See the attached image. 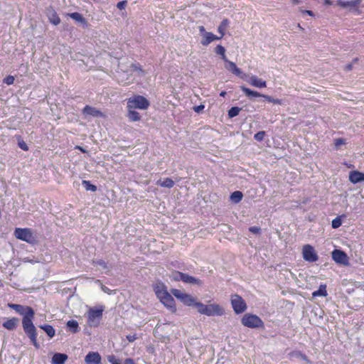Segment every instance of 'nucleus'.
<instances>
[{"instance_id":"f257e3e1","label":"nucleus","mask_w":364,"mask_h":364,"mask_svg":"<svg viewBox=\"0 0 364 364\" xmlns=\"http://www.w3.org/2000/svg\"><path fill=\"white\" fill-rule=\"evenodd\" d=\"M8 306L14 309L16 313L23 316L22 327L25 334L28 337L31 343L36 349H39L41 346L37 341V329L33 324L35 311L33 309L28 306L9 303Z\"/></svg>"},{"instance_id":"f03ea898","label":"nucleus","mask_w":364,"mask_h":364,"mask_svg":"<svg viewBox=\"0 0 364 364\" xmlns=\"http://www.w3.org/2000/svg\"><path fill=\"white\" fill-rule=\"evenodd\" d=\"M196 308L198 313L208 316H220L225 314L224 309L217 304H203L201 302L196 303Z\"/></svg>"},{"instance_id":"7ed1b4c3","label":"nucleus","mask_w":364,"mask_h":364,"mask_svg":"<svg viewBox=\"0 0 364 364\" xmlns=\"http://www.w3.org/2000/svg\"><path fill=\"white\" fill-rule=\"evenodd\" d=\"M104 307L90 308L87 311V324L90 327H97L102 318Z\"/></svg>"},{"instance_id":"20e7f679","label":"nucleus","mask_w":364,"mask_h":364,"mask_svg":"<svg viewBox=\"0 0 364 364\" xmlns=\"http://www.w3.org/2000/svg\"><path fill=\"white\" fill-rule=\"evenodd\" d=\"M127 109H146L150 103L149 100L144 96L134 95L127 100Z\"/></svg>"},{"instance_id":"39448f33","label":"nucleus","mask_w":364,"mask_h":364,"mask_svg":"<svg viewBox=\"0 0 364 364\" xmlns=\"http://www.w3.org/2000/svg\"><path fill=\"white\" fill-rule=\"evenodd\" d=\"M14 236L22 241L29 244H36L37 242L36 237L33 235L31 229L16 228L14 230Z\"/></svg>"},{"instance_id":"423d86ee","label":"nucleus","mask_w":364,"mask_h":364,"mask_svg":"<svg viewBox=\"0 0 364 364\" xmlns=\"http://www.w3.org/2000/svg\"><path fill=\"white\" fill-rule=\"evenodd\" d=\"M242 324L247 328H257L264 326V322L257 315L252 314H245L242 319Z\"/></svg>"},{"instance_id":"0eeeda50","label":"nucleus","mask_w":364,"mask_h":364,"mask_svg":"<svg viewBox=\"0 0 364 364\" xmlns=\"http://www.w3.org/2000/svg\"><path fill=\"white\" fill-rule=\"evenodd\" d=\"M240 90L245 94L248 97H261L264 98L268 102L273 103L274 105H282L283 102L280 99H274L272 96L260 94L259 92L252 90L244 85L240 86Z\"/></svg>"},{"instance_id":"6e6552de","label":"nucleus","mask_w":364,"mask_h":364,"mask_svg":"<svg viewBox=\"0 0 364 364\" xmlns=\"http://www.w3.org/2000/svg\"><path fill=\"white\" fill-rule=\"evenodd\" d=\"M171 292L176 298L178 299L183 304L188 306H195L196 307V303H200L199 301H196L191 295L183 293L179 289H172Z\"/></svg>"},{"instance_id":"1a4fd4ad","label":"nucleus","mask_w":364,"mask_h":364,"mask_svg":"<svg viewBox=\"0 0 364 364\" xmlns=\"http://www.w3.org/2000/svg\"><path fill=\"white\" fill-rule=\"evenodd\" d=\"M231 304L235 313L237 314H242L247 309L246 302L237 294H235L232 296Z\"/></svg>"},{"instance_id":"9d476101","label":"nucleus","mask_w":364,"mask_h":364,"mask_svg":"<svg viewBox=\"0 0 364 364\" xmlns=\"http://www.w3.org/2000/svg\"><path fill=\"white\" fill-rule=\"evenodd\" d=\"M302 256L304 259L308 262H315L318 259V256L315 249L311 245H305L303 246Z\"/></svg>"},{"instance_id":"9b49d317","label":"nucleus","mask_w":364,"mask_h":364,"mask_svg":"<svg viewBox=\"0 0 364 364\" xmlns=\"http://www.w3.org/2000/svg\"><path fill=\"white\" fill-rule=\"evenodd\" d=\"M362 0H343V9H348L355 15H359L360 11L358 9V5Z\"/></svg>"},{"instance_id":"f8f14e48","label":"nucleus","mask_w":364,"mask_h":364,"mask_svg":"<svg viewBox=\"0 0 364 364\" xmlns=\"http://www.w3.org/2000/svg\"><path fill=\"white\" fill-rule=\"evenodd\" d=\"M102 358L98 352H89L85 358L86 364H101Z\"/></svg>"},{"instance_id":"ddd939ff","label":"nucleus","mask_w":364,"mask_h":364,"mask_svg":"<svg viewBox=\"0 0 364 364\" xmlns=\"http://www.w3.org/2000/svg\"><path fill=\"white\" fill-rule=\"evenodd\" d=\"M226 63L225 68L230 72L232 73L234 75L237 76H240L241 78L244 79L246 77L245 74H242L241 70L237 68L236 64L232 61L228 60V61H225Z\"/></svg>"},{"instance_id":"4468645a","label":"nucleus","mask_w":364,"mask_h":364,"mask_svg":"<svg viewBox=\"0 0 364 364\" xmlns=\"http://www.w3.org/2000/svg\"><path fill=\"white\" fill-rule=\"evenodd\" d=\"M82 113L84 114L90 115L95 117H103L105 114L99 109L95 107H92L90 105H86L83 109Z\"/></svg>"},{"instance_id":"2eb2a0df","label":"nucleus","mask_w":364,"mask_h":364,"mask_svg":"<svg viewBox=\"0 0 364 364\" xmlns=\"http://www.w3.org/2000/svg\"><path fill=\"white\" fill-rule=\"evenodd\" d=\"M349 181L353 184L364 181V173L358 171H350L349 174Z\"/></svg>"},{"instance_id":"dca6fc26","label":"nucleus","mask_w":364,"mask_h":364,"mask_svg":"<svg viewBox=\"0 0 364 364\" xmlns=\"http://www.w3.org/2000/svg\"><path fill=\"white\" fill-rule=\"evenodd\" d=\"M182 277V282L186 284H194L197 286H202L203 284V281L200 280V279L188 275L186 273H184V274Z\"/></svg>"},{"instance_id":"f3484780","label":"nucleus","mask_w":364,"mask_h":364,"mask_svg":"<svg viewBox=\"0 0 364 364\" xmlns=\"http://www.w3.org/2000/svg\"><path fill=\"white\" fill-rule=\"evenodd\" d=\"M161 301L168 309H173L175 306V301L168 292H164V296Z\"/></svg>"},{"instance_id":"a211bd4d","label":"nucleus","mask_w":364,"mask_h":364,"mask_svg":"<svg viewBox=\"0 0 364 364\" xmlns=\"http://www.w3.org/2000/svg\"><path fill=\"white\" fill-rule=\"evenodd\" d=\"M221 37H218V36L213 34L211 32H208L204 35L200 43L204 46H208L211 42L216 41V40H220Z\"/></svg>"},{"instance_id":"6ab92c4d","label":"nucleus","mask_w":364,"mask_h":364,"mask_svg":"<svg viewBox=\"0 0 364 364\" xmlns=\"http://www.w3.org/2000/svg\"><path fill=\"white\" fill-rule=\"evenodd\" d=\"M247 81L251 85L256 87L263 88L267 87L266 81L262 80L256 75H252Z\"/></svg>"},{"instance_id":"aec40b11","label":"nucleus","mask_w":364,"mask_h":364,"mask_svg":"<svg viewBox=\"0 0 364 364\" xmlns=\"http://www.w3.org/2000/svg\"><path fill=\"white\" fill-rule=\"evenodd\" d=\"M19 319L16 317L8 318L2 324L3 327L9 331H13L17 327Z\"/></svg>"},{"instance_id":"412c9836","label":"nucleus","mask_w":364,"mask_h":364,"mask_svg":"<svg viewBox=\"0 0 364 364\" xmlns=\"http://www.w3.org/2000/svg\"><path fill=\"white\" fill-rule=\"evenodd\" d=\"M68 355L65 353H55L52 357V364H65L68 360Z\"/></svg>"},{"instance_id":"4be33fe9","label":"nucleus","mask_w":364,"mask_h":364,"mask_svg":"<svg viewBox=\"0 0 364 364\" xmlns=\"http://www.w3.org/2000/svg\"><path fill=\"white\" fill-rule=\"evenodd\" d=\"M66 327L69 331L73 333H76L79 332L80 328L77 321L75 320H69L66 323Z\"/></svg>"},{"instance_id":"5701e85b","label":"nucleus","mask_w":364,"mask_h":364,"mask_svg":"<svg viewBox=\"0 0 364 364\" xmlns=\"http://www.w3.org/2000/svg\"><path fill=\"white\" fill-rule=\"evenodd\" d=\"M229 23H230L229 20L227 18H225L221 21V23L218 26V32L220 34V36L219 37H221V39L225 36V31H226Z\"/></svg>"},{"instance_id":"b1692460","label":"nucleus","mask_w":364,"mask_h":364,"mask_svg":"<svg viewBox=\"0 0 364 364\" xmlns=\"http://www.w3.org/2000/svg\"><path fill=\"white\" fill-rule=\"evenodd\" d=\"M39 328L43 329L49 338H51L54 337V336L55 334V330L51 325L43 324V325H40Z\"/></svg>"},{"instance_id":"393cba45","label":"nucleus","mask_w":364,"mask_h":364,"mask_svg":"<svg viewBox=\"0 0 364 364\" xmlns=\"http://www.w3.org/2000/svg\"><path fill=\"white\" fill-rule=\"evenodd\" d=\"M156 184L161 187L171 188L173 187L175 183L171 178H166L164 181L159 180Z\"/></svg>"},{"instance_id":"a878e982","label":"nucleus","mask_w":364,"mask_h":364,"mask_svg":"<svg viewBox=\"0 0 364 364\" xmlns=\"http://www.w3.org/2000/svg\"><path fill=\"white\" fill-rule=\"evenodd\" d=\"M135 109H128V117L132 122H137L141 119V116Z\"/></svg>"},{"instance_id":"bb28decb","label":"nucleus","mask_w":364,"mask_h":364,"mask_svg":"<svg viewBox=\"0 0 364 364\" xmlns=\"http://www.w3.org/2000/svg\"><path fill=\"white\" fill-rule=\"evenodd\" d=\"M243 198V194L240 191H235L230 195V200L234 203H240Z\"/></svg>"},{"instance_id":"cd10ccee","label":"nucleus","mask_w":364,"mask_h":364,"mask_svg":"<svg viewBox=\"0 0 364 364\" xmlns=\"http://www.w3.org/2000/svg\"><path fill=\"white\" fill-rule=\"evenodd\" d=\"M327 295L326 286L321 284L316 291L312 293L314 297L316 296H326Z\"/></svg>"},{"instance_id":"c85d7f7f","label":"nucleus","mask_w":364,"mask_h":364,"mask_svg":"<svg viewBox=\"0 0 364 364\" xmlns=\"http://www.w3.org/2000/svg\"><path fill=\"white\" fill-rule=\"evenodd\" d=\"M68 16L73 20L77 21V22H80V23H86V20L85 18L82 16V15L78 12H73V13H70L68 14Z\"/></svg>"},{"instance_id":"c756f323","label":"nucleus","mask_w":364,"mask_h":364,"mask_svg":"<svg viewBox=\"0 0 364 364\" xmlns=\"http://www.w3.org/2000/svg\"><path fill=\"white\" fill-rule=\"evenodd\" d=\"M215 52L216 54L220 55L224 61H228V58L225 55V48L222 45H218L215 48Z\"/></svg>"},{"instance_id":"7c9ffc66","label":"nucleus","mask_w":364,"mask_h":364,"mask_svg":"<svg viewBox=\"0 0 364 364\" xmlns=\"http://www.w3.org/2000/svg\"><path fill=\"white\" fill-rule=\"evenodd\" d=\"M82 185L86 191L95 192L97 190V186L94 184H92L90 181L83 180L82 181Z\"/></svg>"},{"instance_id":"2f4dec72","label":"nucleus","mask_w":364,"mask_h":364,"mask_svg":"<svg viewBox=\"0 0 364 364\" xmlns=\"http://www.w3.org/2000/svg\"><path fill=\"white\" fill-rule=\"evenodd\" d=\"M333 259L338 264H341V250L336 249L332 252Z\"/></svg>"},{"instance_id":"473e14b6","label":"nucleus","mask_w":364,"mask_h":364,"mask_svg":"<svg viewBox=\"0 0 364 364\" xmlns=\"http://www.w3.org/2000/svg\"><path fill=\"white\" fill-rule=\"evenodd\" d=\"M242 109L239 107H232L228 112L229 118H233L237 116Z\"/></svg>"},{"instance_id":"72a5a7b5","label":"nucleus","mask_w":364,"mask_h":364,"mask_svg":"<svg viewBox=\"0 0 364 364\" xmlns=\"http://www.w3.org/2000/svg\"><path fill=\"white\" fill-rule=\"evenodd\" d=\"M184 273L178 272V271H174L172 272L171 277L174 281H182L183 279V275Z\"/></svg>"},{"instance_id":"f704fd0d","label":"nucleus","mask_w":364,"mask_h":364,"mask_svg":"<svg viewBox=\"0 0 364 364\" xmlns=\"http://www.w3.org/2000/svg\"><path fill=\"white\" fill-rule=\"evenodd\" d=\"M331 226L334 229L341 226V215H338L334 220H333Z\"/></svg>"},{"instance_id":"c9c22d12","label":"nucleus","mask_w":364,"mask_h":364,"mask_svg":"<svg viewBox=\"0 0 364 364\" xmlns=\"http://www.w3.org/2000/svg\"><path fill=\"white\" fill-rule=\"evenodd\" d=\"M291 356L295 357L296 358L301 359L302 360H307V356L301 353V351H294L291 353Z\"/></svg>"},{"instance_id":"e433bc0d","label":"nucleus","mask_w":364,"mask_h":364,"mask_svg":"<svg viewBox=\"0 0 364 364\" xmlns=\"http://www.w3.org/2000/svg\"><path fill=\"white\" fill-rule=\"evenodd\" d=\"M131 68L134 71L138 72L140 75H144V71L139 63L132 64Z\"/></svg>"},{"instance_id":"4c0bfd02","label":"nucleus","mask_w":364,"mask_h":364,"mask_svg":"<svg viewBox=\"0 0 364 364\" xmlns=\"http://www.w3.org/2000/svg\"><path fill=\"white\" fill-rule=\"evenodd\" d=\"M92 264L94 265L101 266L103 269L108 268L107 263L105 262L103 259L92 260Z\"/></svg>"},{"instance_id":"58836bf2","label":"nucleus","mask_w":364,"mask_h":364,"mask_svg":"<svg viewBox=\"0 0 364 364\" xmlns=\"http://www.w3.org/2000/svg\"><path fill=\"white\" fill-rule=\"evenodd\" d=\"M265 136L264 131H259L254 135V139L257 141H262L264 140Z\"/></svg>"},{"instance_id":"ea45409f","label":"nucleus","mask_w":364,"mask_h":364,"mask_svg":"<svg viewBox=\"0 0 364 364\" xmlns=\"http://www.w3.org/2000/svg\"><path fill=\"white\" fill-rule=\"evenodd\" d=\"M50 21L53 25L57 26L60 23V19L59 16L57 15V14L55 12L53 14L52 18L50 19Z\"/></svg>"},{"instance_id":"a19ab883","label":"nucleus","mask_w":364,"mask_h":364,"mask_svg":"<svg viewBox=\"0 0 364 364\" xmlns=\"http://www.w3.org/2000/svg\"><path fill=\"white\" fill-rule=\"evenodd\" d=\"M14 77L13 75H9L4 78L3 82L8 85H11L14 84Z\"/></svg>"},{"instance_id":"79ce46f5","label":"nucleus","mask_w":364,"mask_h":364,"mask_svg":"<svg viewBox=\"0 0 364 364\" xmlns=\"http://www.w3.org/2000/svg\"><path fill=\"white\" fill-rule=\"evenodd\" d=\"M95 283L98 284L100 285L101 287V289L102 291H103L105 293H107V294H110L111 292H112V290L109 289L108 287H107L106 286L103 285L102 283L101 282V281L100 279H97L95 281Z\"/></svg>"},{"instance_id":"37998d69","label":"nucleus","mask_w":364,"mask_h":364,"mask_svg":"<svg viewBox=\"0 0 364 364\" xmlns=\"http://www.w3.org/2000/svg\"><path fill=\"white\" fill-rule=\"evenodd\" d=\"M358 62V58H355L353 60V61L350 63H348L347 64L346 66H345V70L346 71H350L353 69V65L357 63Z\"/></svg>"},{"instance_id":"c03bdc74","label":"nucleus","mask_w":364,"mask_h":364,"mask_svg":"<svg viewBox=\"0 0 364 364\" xmlns=\"http://www.w3.org/2000/svg\"><path fill=\"white\" fill-rule=\"evenodd\" d=\"M18 146L23 151L28 150V146L23 140L18 141Z\"/></svg>"},{"instance_id":"a18cd8bd","label":"nucleus","mask_w":364,"mask_h":364,"mask_svg":"<svg viewBox=\"0 0 364 364\" xmlns=\"http://www.w3.org/2000/svg\"><path fill=\"white\" fill-rule=\"evenodd\" d=\"M249 231L253 234H259L261 228L257 226H252L249 228Z\"/></svg>"},{"instance_id":"49530a36","label":"nucleus","mask_w":364,"mask_h":364,"mask_svg":"<svg viewBox=\"0 0 364 364\" xmlns=\"http://www.w3.org/2000/svg\"><path fill=\"white\" fill-rule=\"evenodd\" d=\"M127 4V1H119L117 4V8L119 10H122V9H124L126 6Z\"/></svg>"},{"instance_id":"de8ad7c7","label":"nucleus","mask_w":364,"mask_h":364,"mask_svg":"<svg viewBox=\"0 0 364 364\" xmlns=\"http://www.w3.org/2000/svg\"><path fill=\"white\" fill-rule=\"evenodd\" d=\"M348 264V257L347 254L343 251V265L347 266Z\"/></svg>"},{"instance_id":"09e8293b","label":"nucleus","mask_w":364,"mask_h":364,"mask_svg":"<svg viewBox=\"0 0 364 364\" xmlns=\"http://www.w3.org/2000/svg\"><path fill=\"white\" fill-rule=\"evenodd\" d=\"M164 292H168V291L166 289H162V290L156 289V294L157 296L159 297V299H160V301H161V298L164 296Z\"/></svg>"},{"instance_id":"8fccbe9b","label":"nucleus","mask_w":364,"mask_h":364,"mask_svg":"<svg viewBox=\"0 0 364 364\" xmlns=\"http://www.w3.org/2000/svg\"><path fill=\"white\" fill-rule=\"evenodd\" d=\"M204 108L205 106L203 105H199L198 106L193 107V110L197 113H200Z\"/></svg>"},{"instance_id":"3c124183","label":"nucleus","mask_w":364,"mask_h":364,"mask_svg":"<svg viewBox=\"0 0 364 364\" xmlns=\"http://www.w3.org/2000/svg\"><path fill=\"white\" fill-rule=\"evenodd\" d=\"M107 360H108V361H109V363H111L112 364H114V363H120L119 361H118V360L115 358L114 355H109V356H108Z\"/></svg>"},{"instance_id":"603ef678","label":"nucleus","mask_w":364,"mask_h":364,"mask_svg":"<svg viewBox=\"0 0 364 364\" xmlns=\"http://www.w3.org/2000/svg\"><path fill=\"white\" fill-rule=\"evenodd\" d=\"M127 339L129 342H134V341L136 339V334H133V335H127Z\"/></svg>"},{"instance_id":"864d4df0","label":"nucleus","mask_w":364,"mask_h":364,"mask_svg":"<svg viewBox=\"0 0 364 364\" xmlns=\"http://www.w3.org/2000/svg\"><path fill=\"white\" fill-rule=\"evenodd\" d=\"M198 29H199V32H200V33L203 36V37L204 36V35H205V33H208V32L205 31V27H204L203 26H199Z\"/></svg>"},{"instance_id":"5fc2aeb1","label":"nucleus","mask_w":364,"mask_h":364,"mask_svg":"<svg viewBox=\"0 0 364 364\" xmlns=\"http://www.w3.org/2000/svg\"><path fill=\"white\" fill-rule=\"evenodd\" d=\"M301 13L304 14H308L309 16H314V12L311 10H301Z\"/></svg>"},{"instance_id":"6e6d98bb","label":"nucleus","mask_w":364,"mask_h":364,"mask_svg":"<svg viewBox=\"0 0 364 364\" xmlns=\"http://www.w3.org/2000/svg\"><path fill=\"white\" fill-rule=\"evenodd\" d=\"M335 146L337 149L341 146V138H338L335 140Z\"/></svg>"},{"instance_id":"4d7b16f0","label":"nucleus","mask_w":364,"mask_h":364,"mask_svg":"<svg viewBox=\"0 0 364 364\" xmlns=\"http://www.w3.org/2000/svg\"><path fill=\"white\" fill-rule=\"evenodd\" d=\"M124 364H134V362L132 358H127L124 360Z\"/></svg>"},{"instance_id":"13d9d810","label":"nucleus","mask_w":364,"mask_h":364,"mask_svg":"<svg viewBox=\"0 0 364 364\" xmlns=\"http://www.w3.org/2000/svg\"><path fill=\"white\" fill-rule=\"evenodd\" d=\"M76 148H77V149L80 150V151H81L82 152H83V153H85V152H86V151H85L82 147H81V146H77Z\"/></svg>"},{"instance_id":"bf43d9fd","label":"nucleus","mask_w":364,"mask_h":364,"mask_svg":"<svg viewBox=\"0 0 364 364\" xmlns=\"http://www.w3.org/2000/svg\"><path fill=\"white\" fill-rule=\"evenodd\" d=\"M292 3L294 4H299V3H301V1L300 0H292Z\"/></svg>"},{"instance_id":"052dcab7","label":"nucleus","mask_w":364,"mask_h":364,"mask_svg":"<svg viewBox=\"0 0 364 364\" xmlns=\"http://www.w3.org/2000/svg\"><path fill=\"white\" fill-rule=\"evenodd\" d=\"M324 4L326 5H331V1L330 0H324Z\"/></svg>"},{"instance_id":"680f3d73","label":"nucleus","mask_w":364,"mask_h":364,"mask_svg":"<svg viewBox=\"0 0 364 364\" xmlns=\"http://www.w3.org/2000/svg\"><path fill=\"white\" fill-rule=\"evenodd\" d=\"M226 95V92L225 91H222L220 93V96L221 97H225Z\"/></svg>"},{"instance_id":"e2e57ef3","label":"nucleus","mask_w":364,"mask_h":364,"mask_svg":"<svg viewBox=\"0 0 364 364\" xmlns=\"http://www.w3.org/2000/svg\"><path fill=\"white\" fill-rule=\"evenodd\" d=\"M337 4L339 6H341V0H337Z\"/></svg>"},{"instance_id":"0e129e2a","label":"nucleus","mask_w":364,"mask_h":364,"mask_svg":"<svg viewBox=\"0 0 364 364\" xmlns=\"http://www.w3.org/2000/svg\"><path fill=\"white\" fill-rule=\"evenodd\" d=\"M0 287H4V284L1 279H0Z\"/></svg>"},{"instance_id":"69168bd1","label":"nucleus","mask_w":364,"mask_h":364,"mask_svg":"<svg viewBox=\"0 0 364 364\" xmlns=\"http://www.w3.org/2000/svg\"><path fill=\"white\" fill-rule=\"evenodd\" d=\"M342 144H343V145L346 144V142L344 141V139H343Z\"/></svg>"},{"instance_id":"338daca9","label":"nucleus","mask_w":364,"mask_h":364,"mask_svg":"<svg viewBox=\"0 0 364 364\" xmlns=\"http://www.w3.org/2000/svg\"><path fill=\"white\" fill-rule=\"evenodd\" d=\"M298 27H299V28H301V26H300V24H299V23L298 24Z\"/></svg>"},{"instance_id":"774afa93","label":"nucleus","mask_w":364,"mask_h":364,"mask_svg":"<svg viewBox=\"0 0 364 364\" xmlns=\"http://www.w3.org/2000/svg\"><path fill=\"white\" fill-rule=\"evenodd\" d=\"M114 364H121V363H114Z\"/></svg>"}]
</instances>
